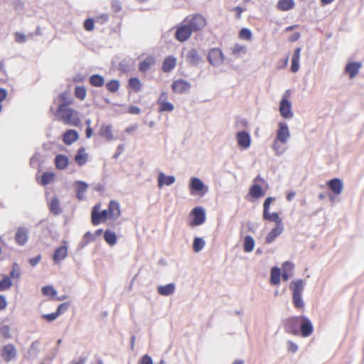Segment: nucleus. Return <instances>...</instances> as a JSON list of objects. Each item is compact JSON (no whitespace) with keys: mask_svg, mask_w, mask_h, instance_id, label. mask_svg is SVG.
<instances>
[{"mask_svg":"<svg viewBox=\"0 0 364 364\" xmlns=\"http://www.w3.org/2000/svg\"><path fill=\"white\" fill-rule=\"evenodd\" d=\"M293 269L294 264L291 262L286 261L282 264V272L293 275Z\"/></svg>","mask_w":364,"mask_h":364,"instance_id":"4d7b16f0","label":"nucleus"},{"mask_svg":"<svg viewBox=\"0 0 364 364\" xmlns=\"http://www.w3.org/2000/svg\"><path fill=\"white\" fill-rule=\"evenodd\" d=\"M289 289L292 290V301L294 306L297 309L303 308L304 303L301 298V294L304 289V280L299 279L292 281L289 285Z\"/></svg>","mask_w":364,"mask_h":364,"instance_id":"f03ea898","label":"nucleus"},{"mask_svg":"<svg viewBox=\"0 0 364 364\" xmlns=\"http://www.w3.org/2000/svg\"><path fill=\"white\" fill-rule=\"evenodd\" d=\"M263 218L265 220L274 222L276 225L282 224V220L279 218L277 213H269V210L263 211Z\"/></svg>","mask_w":364,"mask_h":364,"instance_id":"c9c22d12","label":"nucleus"},{"mask_svg":"<svg viewBox=\"0 0 364 364\" xmlns=\"http://www.w3.org/2000/svg\"><path fill=\"white\" fill-rule=\"evenodd\" d=\"M301 48H296L293 53L291 58V71L292 73H296L299 70V59L301 54Z\"/></svg>","mask_w":364,"mask_h":364,"instance_id":"bb28decb","label":"nucleus"},{"mask_svg":"<svg viewBox=\"0 0 364 364\" xmlns=\"http://www.w3.org/2000/svg\"><path fill=\"white\" fill-rule=\"evenodd\" d=\"M112 10L115 12L118 13L122 10V6L119 1L118 0H112V4H111Z\"/></svg>","mask_w":364,"mask_h":364,"instance_id":"0e129e2a","label":"nucleus"},{"mask_svg":"<svg viewBox=\"0 0 364 364\" xmlns=\"http://www.w3.org/2000/svg\"><path fill=\"white\" fill-rule=\"evenodd\" d=\"M281 279V269L277 267H273L270 272V283L272 285H278Z\"/></svg>","mask_w":364,"mask_h":364,"instance_id":"473e14b6","label":"nucleus"},{"mask_svg":"<svg viewBox=\"0 0 364 364\" xmlns=\"http://www.w3.org/2000/svg\"><path fill=\"white\" fill-rule=\"evenodd\" d=\"M0 334L6 339L11 338V328L7 325L0 324Z\"/></svg>","mask_w":364,"mask_h":364,"instance_id":"603ef678","label":"nucleus"},{"mask_svg":"<svg viewBox=\"0 0 364 364\" xmlns=\"http://www.w3.org/2000/svg\"><path fill=\"white\" fill-rule=\"evenodd\" d=\"M176 60L173 56H168L163 62L162 70L165 73L171 71L176 66Z\"/></svg>","mask_w":364,"mask_h":364,"instance_id":"7c9ffc66","label":"nucleus"},{"mask_svg":"<svg viewBox=\"0 0 364 364\" xmlns=\"http://www.w3.org/2000/svg\"><path fill=\"white\" fill-rule=\"evenodd\" d=\"M49 208L50 212L55 215H58L62 213L60 202L57 198H54L51 200L49 204Z\"/></svg>","mask_w":364,"mask_h":364,"instance_id":"4c0bfd02","label":"nucleus"},{"mask_svg":"<svg viewBox=\"0 0 364 364\" xmlns=\"http://www.w3.org/2000/svg\"><path fill=\"white\" fill-rule=\"evenodd\" d=\"M29 237V230L26 227H18L15 234V241L20 245H25Z\"/></svg>","mask_w":364,"mask_h":364,"instance_id":"ddd939ff","label":"nucleus"},{"mask_svg":"<svg viewBox=\"0 0 364 364\" xmlns=\"http://www.w3.org/2000/svg\"><path fill=\"white\" fill-rule=\"evenodd\" d=\"M277 131L276 139L282 144H286L290 137L289 127L286 122H280Z\"/></svg>","mask_w":364,"mask_h":364,"instance_id":"9d476101","label":"nucleus"},{"mask_svg":"<svg viewBox=\"0 0 364 364\" xmlns=\"http://www.w3.org/2000/svg\"><path fill=\"white\" fill-rule=\"evenodd\" d=\"M246 53V48L243 46L236 44L233 49H232V53L235 55H239L240 53Z\"/></svg>","mask_w":364,"mask_h":364,"instance_id":"e2e57ef3","label":"nucleus"},{"mask_svg":"<svg viewBox=\"0 0 364 364\" xmlns=\"http://www.w3.org/2000/svg\"><path fill=\"white\" fill-rule=\"evenodd\" d=\"M101 204H95L91 212V221L94 225H98L101 223L105 222L108 218V211L105 210H100Z\"/></svg>","mask_w":364,"mask_h":364,"instance_id":"20e7f679","label":"nucleus"},{"mask_svg":"<svg viewBox=\"0 0 364 364\" xmlns=\"http://www.w3.org/2000/svg\"><path fill=\"white\" fill-rule=\"evenodd\" d=\"M87 90L84 86H76L75 88V95L80 100H85Z\"/></svg>","mask_w":364,"mask_h":364,"instance_id":"de8ad7c7","label":"nucleus"},{"mask_svg":"<svg viewBox=\"0 0 364 364\" xmlns=\"http://www.w3.org/2000/svg\"><path fill=\"white\" fill-rule=\"evenodd\" d=\"M55 166L58 170H63L69 164V159L68 156L63 154H58L54 160Z\"/></svg>","mask_w":364,"mask_h":364,"instance_id":"a878e982","label":"nucleus"},{"mask_svg":"<svg viewBox=\"0 0 364 364\" xmlns=\"http://www.w3.org/2000/svg\"><path fill=\"white\" fill-rule=\"evenodd\" d=\"M13 284V282L9 276L5 275L0 280V291L9 289Z\"/></svg>","mask_w":364,"mask_h":364,"instance_id":"79ce46f5","label":"nucleus"},{"mask_svg":"<svg viewBox=\"0 0 364 364\" xmlns=\"http://www.w3.org/2000/svg\"><path fill=\"white\" fill-rule=\"evenodd\" d=\"M175 289V284L173 283H169L166 285L159 286L157 291L160 295L168 296L173 294Z\"/></svg>","mask_w":364,"mask_h":364,"instance_id":"c756f323","label":"nucleus"},{"mask_svg":"<svg viewBox=\"0 0 364 364\" xmlns=\"http://www.w3.org/2000/svg\"><path fill=\"white\" fill-rule=\"evenodd\" d=\"M39 341H35L31 343L30 348L28 350V353L30 354V355L33 357H36L38 355L39 353Z\"/></svg>","mask_w":364,"mask_h":364,"instance_id":"09e8293b","label":"nucleus"},{"mask_svg":"<svg viewBox=\"0 0 364 364\" xmlns=\"http://www.w3.org/2000/svg\"><path fill=\"white\" fill-rule=\"evenodd\" d=\"M186 59L191 66H197L203 60L196 48H191L186 53Z\"/></svg>","mask_w":364,"mask_h":364,"instance_id":"f3484780","label":"nucleus"},{"mask_svg":"<svg viewBox=\"0 0 364 364\" xmlns=\"http://www.w3.org/2000/svg\"><path fill=\"white\" fill-rule=\"evenodd\" d=\"M191 87V85L188 81L179 79L173 82L171 88L176 93L183 94L188 92Z\"/></svg>","mask_w":364,"mask_h":364,"instance_id":"f8f14e48","label":"nucleus"},{"mask_svg":"<svg viewBox=\"0 0 364 364\" xmlns=\"http://www.w3.org/2000/svg\"><path fill=\"white\" fill-rule=\"evenodd\" d=\"M107 210L108 211L109 218L112 220H116L121 213L119 203L115 200H111Z\"/></svg>","mask_w":364,"mask_h":364,"instance_id":"4be33fe9","label":"nucleus"},{"mask_svg":"<svg viewBox=\"0 0 364 364\" xmlns=\"http://www.w3.org/2000/svg\"><path fill=\"white\" fill-rule=\"evenodd\" d=\"M42 317L46 319L48 322H52L55 321L58 317V314L55 312L47 314H43Z\"/></svg>","mask_w":364,"mask_h":364,"instance_id":"69168bd1","label":"nucleus"},{"mask_svg":"<svg viewBox=\"0 0 364 364\" xmlns=\"http://www.w3.org/2000/svg\"><path fill=\"white\" fill-rule=\"evenodd\" d=\"M79 138L77 132L75 129H68L63 134V142L66 145H70Z\"/></svg>","mask_w":364,"mask_h":364,"instance_id":"393cba45","label":"nucleus"},{"mask_svg":"<svg viewBox=\"0 0 364 364\" xmlns=\"http://www.w3.org/2000/svg\"><path fill=\"white\" fill-rule=\"evenodd\" d=\"M120 86L119 81L118 80H112L106 83L107 89L112 93L118 91Z\"/></svg>","mask_w":364,"mask_h":364,"instance_id":"a18cd8bd","label":"nucleus"},{"mask_svg":"<svg viewBox=\"0 0 364 364\" xmlns=\"http://www.w3.org/2000/svg\"><path fill=\"white\" fill-rule=\"evenodd\" d=\"M188 188L191 195L205 196L208 192V187L198 177H191Z\"/></svg>","mask_w":364,"mask_h":364,"instance_id":"7ed1b4c3","label":"nucleus"},{"mask_svg":"<svg viewBox=\"0 0 364 364\" xmlns=\"http://www.w3.org/2000/svg\"><path fill=\"white\" fill-rule=\"evenodd\" d=\"M280 142L275 139L272 144V148L277 155H281L284 152V149L279 144Z\"/></svg>","mask_w":364,"mask_h":364,"instance_id":"bf43d9fd","label":"nucleus"},{"mask_svg":"<svg viewBox=\"0 0 364 364\" xmlns=\"http://www.w3.org/2000/svg\"><path fill=\"white\" fill-rule=\"evenodd\" d=\"M89 82L92 86L100 87L105 84V78L101 75L94 74L90 77Z\"/></svg>","mask_w":364,"mask_h":364,"instance_id":"f704fd0d","label":"nucleus"},{"mask_svg":"<svg viewBox=\"0 0 364 364\" xmlns=\"http://www.w3.org/2000/svg\"><path fill=\"white\" fill-rule=\"evenodd\" d=\"M159 105V112H172L174 109L173 105L169 102H164Z\"/></svg>","mask_w":364,"mask_h":364,"instance_id":"3c124183","label":"nucleus"},{"mask_svg":"<svg viewBox=\"0 0 364 364\" xmlns=\"http://www.w3.org/2000/svg\"><path fill=\"white\" fill-rule=\"evenodd\" d=\"M279 110L281 116L284 119H291L294 117L291 104L284 96L279 102Z\"/></svg>","mask_w":364,"mask_h":364,"instance_id":"6e6552de","label":"nucleus"},{"mask_svg":"<svg viewBox=\"0 0 364 364\" xmlns=\"http://www.w3.org/2000/svg\"><path fill=\"white\" fill-rule=\"evenodd\" d=\"M17 355V352L15 346L13 344L5 345L1 350V356L6 362H9Z\"/></svg>","mask_w":364,"mask_h":364,"instance_id":"dca6fc26","label":"nucleus"},{"mask_svg":"<svg viewBox=\"0 0 364 364\" xmlns=\"http://www.w3.org/2000/svg\"><path fill=\"white\" fill-rule=\"evenodd\" d=\"M42 294L45 296H54L57 294V291L53 286H44L41 289Z\"/></svg>","mask_w":364,"mask_h":364,"instance_id":"864d4df0","label":"nucleus"},{"mask_svg":"<svg viewBox=\"0 0 364 364\" xmlns=\"http://www.w3.org/2000/svg\"><path fill=\"white\" fill-rule=\"evenodd\" d=\"M141 364H153L152 358L148 355H144L141 358Z\"/></svg>","mask_w":364,"mask_h":364,"instance_id":"774afa93","label":"nucleus"},{"mask_svg":"<svg viewBox=\"0 0 364 364\" xmlns=\"http://www.w3.org/2000/svg\"><path fill=\"white\" fill-rule=\"evenodd\" d=\"M156 63V59L153 55H148L143 60L140 61L139 63V70L141 73H146L151 66L154 65Z\"/></svg>","mask_w":364,"mask_h":364,"instance_id":"412c9836","label":"nucleus"},{"mask_svg":"<svg viewBox=\"0 0 364 364\" xmlns=\"http://www.w3.org/2000/svg\"><path fill=\"white\" fill-rule=\"evenodd\" d=\"M21 273L19 265L16 262H14L12 265V269L9 274L10 278L18 279L21 277Z\"/></svg>","mask_w":364,"mask_h":364,"instance_id":"8fccbe9b","label":"nucleus"},{"mask_svg":"<svg viewBox=\"0 0 364 364\" xmlns=\"http://www.w3.org/2000/svg\"><path fill=\"white\" fill-rule=\"evenodd\" d=\"M208 60L213 66H220L224 61L222 50L219 48H212L208 53Z\"/></svg>","mask_w":364,"mask_h":364,"instance_id":"423d86ee","label":"nucleus"},{"mask_svg":"<svg viewBox=\"0 0 364 364\" xmlns=\"http://www.w3.org/2000/svg\"><path fill=\"white\" fill-rule=\"evenodd\" d=\"M74 187L76 191V198L79 200L85 199V193L87 191L88 185L87 183L82 181H76L74 183Z\"/></svg>","mask_w":364,"mask_h":364,"instance_id":"aec40b11","label":"nucleus"},{"mask_svg":"<svg viewBox=\"0 0 364 364\" xmlns=\"http://www.w3.org/2000/svg\"><path fill=\"white\" fill-rule=\"evenodd\" d=\"M68 255V247L63 245L58 247L53 255V259L55 264L59 263L60 261L65 259Z\"/></svg>","mask_w":364,"mask_h":364,"instance_id":"b1692460","label":"nucleus"},{"mask_svg":"<svg viewBox=\"0 0 364 364\" xmlns=\"http://www.w3.org/2000/svg\"><path fill=\"white\" fill-rule=\"evenodd\" d=\"M329 189L336 195L341 193L343 189V184L341 179L334 178L327 182Z\"/></svg>","mask_w":364,"mask_h":364,"instance_id":"a211bd4d","label":"nucleus"},{"mask_svg":"<svg viewBox=\"0 0 364 364\" xmlns=\"http://www.w3.org/2000/svg\"><path fill=\"white\" fill-rule=\"evenodd\" d=\"M314 328L311 321L306 316H301L299 332L303 337L309 336L313 332Z\"/></svg>","mask_w":364,"mask_h":364,"instance_id":"2eb2a0df","label":"nucleus"},{"mask_svg":"<svg viewBox=\"0 0 364 364\" xmlns=\"http://www.w3.org/2000/svg\"><path fill=\"white\" fill-rule=\"evenodd\" d=\"M301 321V316H292L284 321L285 331L294 335L299 334V329Z\"/></svg>","mask_w":364,"mask_h":364,"instance_id":"39448f33","label":"nucleus"},{"mask_svg":"<svg viewBox=\"0 0 364 364\" xmlns=\"http://www.w3.org/2000/svg\"><path fill=\"white\" fill-rule=\"evenodd\" d=\"M205 242L202 237H196L193 239V250L195 252H200L205 247Z\"/></svg>","mask_w":364,"mask_h":364,"instance_id":"a19ab883","label":"nucleus"},{"mask_svg":"<svg viewBox=\"0 0 364 364\" xmlns=\"http://www.w3.org/2000/svg\"><path fill=\"white\" fill-rule=\"evenodd\" d=\"M95 240V235L90 231L85 232L83 236V241L80 244L81 248H83L90 242H92Z\"/></svg>","mask_w":364,"mask_h":364,"instance_id":"49530a36","label":"nucleus"},{"mask_svg":"<svg viewBox=\"0 0 364 364\" xmlns=\"http://www.w3.org/2000/svg\"><path fill=\"white\" fill-rule=\"evenodd\" d=\"M206 25L205 18L200 14L194 15L189 21L188 26L192 32H196L203 29Z\"/></svg>","mask_w":364,"mask_h":364,"instance_id":"1a4fd4ad","label":"nucleus"},{"mask_svg":"<svg viewBox=\"0 0 364 364\" xmlns=\"http://www.w3.org/2000/svg\"><path fill=\"white\" fill-rule=\"evenodd\" d=\"M69 306H70V304L68 302H65V303L60 304L58 306L55 313L59 316L61 314H63V313H65L68 309Z\"/></svg>","mask_w":364,"mask_h":364,"instance_id":"052dcab7","label":"nucleus"},{"mask_svg":"<svg viewBox=\"0 0 364 364\" xmlns=\"http://www.w3.org/2000/svg\"><path fill=\"white\" fill-rule=\"evenodd\" d=\"M55 177V173L53 172H44L41 176V184L42 186H46L49 184Z\"/></svg>","mask_w":364,"mask_h":364,"instance_id":"37998d69","label":"nucleus"},{"mask_svg":"<svg viewBox=\"0 0 364 364\" xmlns=\"http://www.w3.org/2000/svg\"><path fill=\"white\" fill-rule=\"evenodd\" d=\"M56 114L65 124L77 127L80 123L77 112L69 107L67 102L59 103Z\"/></svg>","mask_w":364,"mask_h":364,"instance_id":"f257e3e1","label":"nucleus"},{"mask_svg":"<svg viewBox=\"0 0 364 364\" xmlns=\"http://www.w3.org/2000/svg\"><path fill=\"white\" fill-rule=\"evenodd\" d=\"M84 28L87 31H91L94 28V20L91 18H87L83 23Z\"/></svg>","mask_w":364,"mask_h":364,"instance_id":"680f3d73","label":"nucleus"},{"mask_svg":"<svg viewBox=\"0 0 364 364\" xmlns=\"http://www.w3.org/2000/svg\"><path fill=\"white\" fill-rule=\"evenodd\" d=\"M61 101L60 103H68V106H69L72 102L73 100L68 97V94L66 92H62L58 95V97L55 100V102L57 101Z\"/></svg>","mask_w":364,"mask_h":364,"instance_id":"6e6d98bb","label":"nucleus"},{"mask_svg":"<svg viewBox=\"0 0 364 364\" xmlns=\"http://www.w3.org/2000/svg\"><path fill=\"white\" fill-rule=\"evenodd\" d=\"M284 230L283 224H278L267 234L265 237V242L271 244L275 239L280 235Z\"/></svg>","mask_w":364,"mask_h":364,"instance_id":"6ab92c4d","label":"nucleus"},{"mask_svg":"<svg viewBox=\"0 0 364 364\" xmlns=\"http://www.w3.org/2000/svg\"><path fill=\"white\" fill-rule=\"evenodd\" d=\"M255 240L250 235H246L243 240V250L245 252H250L254 250Z\"/></svg>","mask_w":364,"mask_h":364,"instance_id":"e433bc0d","label":"nucleus"},{"mask_svg":"<svg viewBox=\"0 0 364 364\" xmlns=\"http://www.w3.org/2000/svg\"><path fill=\"white\" fill-rule=\"evenodd\" d=\"M41 259V255L39 254L36 257H32L29 259V264L32 267H36L40 260Z\"/></svg>","mask_w":364,"mask_h":364,"instance_id":"338daca9","label":"nucleus"},{"mask_svg":"<svg viewBox=\"0 0 364 364\" xmlns=\"http://www.w3.org/2000/svg\"><path fill=\"white\" fill-rule=\"evenodd\" d=\"M250 196L253 198H259L264 195L262 187L258 184L252 185L249 191Z\"/></svg>","mask_w":364,"mask_h":364,"instance_id":"72a5a7b5","label":"nucleus"},{"mask_svg":"<svg viewBox=\"0 0 364 364\" xmlns=\"http://www.w3.org/2000/svg\"><path fill=\"white\" fill-rule=\"evenodd\" d=\"M129 86L135 92H139L141 88V81L138 77H131L128 81Z\"/></svg>","mask_w":364,"mask_h":364,"instance_id":"c03bdc74","label":"nucleus"},{"mask_svg":"<svg viewBox=\"0 0 364 364\" xmlns=\"http://www.w3.org/2000/svg\"><path fill=\"white\" fill-rule=\"evenodd\" d=\"M104 239L105 242L111 246L114 245L117 240L115 232L111 231L110 230H106L105 231Z\"/></svg>","mask_w":364,"mask_h":364,"instance_id":"58836bf2","label":"nucleus"},{"mask_svg":"<svg viewBox=\"0 0 364 364\" xmlns=\"http://www.w3.org/2000/svg\"><path fill=\"white\" fill-rule=\"evenodd\" d=\"M119 70H121L122 73H127L130 71L131 66L127 60H124L119 63Z\"/></svg>","mask_w":364,"mask_h":364,"instance_id":"13d9d810","label":"nucleus"},{"mask_svg":"<svg viewBox=\"0 0 364 364\" xmlns=\"http://www.w3.org/2000/svg\"><path fill=\"white\" fill-rule=\"evenodd\" d=\"M192 31L188 25H178L176 26L175 38L179 42L186 41L191 36Z\"/></svg>","mask_w":364,"mask_h":364,"instance_id":"0eeeda50","label":"nucleus"},{"mask_svg":"<svg viewBox=\"0 0 364 364\" xmlns=\"http://www.w3.org/2000/svg\"><path fill=\"white\" fill-rule=\"evenodd\" d=\"M294 6V0H279L277 8L281 11H288Z\"/></svg>","mask_w":364,"mask_h":364,"instance_id":"ea45409f","label":"nucleus"},{"mask_svg":"<svg viewBox=\"0 0 364 364\" xmlns=\"http://www.w3.org/2000/svg\"><path fill=\"white\" fill-rule=\"evenodd\" d=\"M362 67L360 62H350L346 66L345 71L349 75L350 79L354 78Z\"/></svg>","mask_w":364,"mask_h":364,"instance_id":"5701e85b","label":"nucleus"},{"mask_svg":"<svg viewBox=\"0 0 364 364\" xmlns=\"http://www.w3.org/2000/svg\"><path fill=\"white\" fill-rule=\"evenodd\" d=\"M252 36V32L249 28H242L239 32V37L244 40H250Z\"/></svg>","mask_w":364,"mask_h":364,"instance_id":"5fc2aeb1","label":"nucleus"},{"mask_svg":"<svg viewBox=\"0 0 364 364\" xmlns=\"http://www.w3.org/2000/svg\"><path fill=\"white\" fill-rule=\"evenodd\" d=\"M193 218L191 223L193 226H198L202 225L205 220V212L203 208L198 206L191 210Z\"/></svg>","mask_w":364,"mask_h":364,"instance_id":"9b49d317","label":"nucleus"},{"mask_svg":"<svg viewBox=\"0 0 364 364\" xmlns=\"http://www.w3.org/2000/svg\"><path fill=\"white\" fill-rule=\"evenodd\" d=\"M236 139L238 146L243 149H247L251 144L250 134L246 131L238 132L236 134Z\"/></svg>","mask_w":364,"mask_h":364,"instance_id":"4468645a","label":"nucleus"},{"mask_svg":"<svg viewBox=\"0 0 364 364\" xmlns=\"http://www.w3.org/2000/svg\"><path fill=\"white\" fill-rule=\"evenodd\" d=\"M88 155L85 153V147L82 146L78 150L75 156V161L77 165L82 166L87 161Z\"/></svg>","mask_w":364,"mask_h":364,"instance_id":"cd10ccee","label":"nucleus"},{"mask_svg":"<svg viewBox=\"0 0 364 364\" xmlns=\"http://www.w3.org/2000/svg\"><path fill=\"white\" fill-rule=\"evenodd\" d=\"M176 178L173 176H166L161 172L158 177V186L161 188L164 185L171 186L174 183Z\"/></svg>","mask_w":364,"mask_h":364,"instance_id":"c85d7f7f","label":"nucleus"},{"mask_svg":"<svg viewBox=\"0 0 364 364\" xmlns=\"http://www.w3.org/2000/svg\"><path fill=\"white\" fill-rule=\"evenodd\" d=\"M112 127L111 124H103L100 129V135L104 138H105L107 141H110L113 139L112 134Z\"/></svg>","mask_w":364,"mask_h":364,"instance_id":"2f4dec72","label":"nucleus"}]
</instances>
